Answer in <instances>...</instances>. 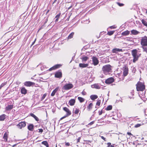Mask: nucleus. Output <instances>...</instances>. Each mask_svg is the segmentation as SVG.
Returning a JSON list of instances; mask_svg holds the SVG:
<instances>
[{
  "mask_svg": "<svg viewBox=\"0 0 147 147\" xmlns=\"http://www.w3.org/2000/svg\"><path fill=\"white\" fill-rule=\"evenodd\" d=\"M136 90L137 91H143L145 88V85L144 82L138 81L136 85Z\"/></svg>",
  "mask_w": 147,
  "mask_h": 147,
  "instance_id": "1",
  "label": "nucleus"
},
{
  "mask_svg": "<svg viewBox=\"0 0 147 147\" xmlns=\"http://www.w3.org/2000/svg\"><path fill=\"white\" fill-rule=\"evenodd\" d=\"M131 55L133 56V62L134 63H135L138 59L141 56V54H140L138 55L137 53V50L136 49L132 50L131 51Z\"/></svg>",
  "mask_w": 147,
  "mask_h": 147,
  "instance_id": "2",
  "label": "nucleus"
},
{
  "mask_svg": "<svg viewBox=\"0 0 147 147\" xmlns=\"http://www.w3.org/2000/svg\"><path fill=\"white\" fill-rule=\"evenodd\" d=\"M111 66L109 64H108L103 66L102 67V70L103 73L105 74L107 72H109L111 70Z\"/></svg>",
  "mask_w": 147,
  "mask_h": 147,
  "instance_id": "3",
  "label": "nucleus"
},
{
  "mask_svg": "<svg viewBox=\"0 0 147 147\" xmlns=\"http://www.w3.org/2000/svg\"><path fill=\"white\" fill-rule=\"evenodd\" d=\"M140 42L142 46H147V36H145L141 37Z\"/></svg>",
  "mask_w": 147,
  "mask_h": 147,
  "instance_id": "4",
  "label": "nucleus"
},
{
  "mask_svg": "<svg viewBox=\"0 0 147 147\" xmlns=\"http://www.w3.org/2000/svg\"><path fill=\"white\" fill-rule=\"evenodd\" d=\"M73 87V85L71 83L66 84L63 86V89L65 90H68L72 88Z\"/></svg>",
  "mask_w": 147,
  "mask_h": 147,
  "instance_id": "5",
  "label": "nucleus"
},
{
  "mask_svg": "<svg viewBox=\"0 0 147 147\" xmlns=\"http://www.w3.org/2000/svg\"><path fill=\"white\" fill-rule=\"evenodd\" d=\"M129 69L126 65H125L123 67V75L124 77L126 76L128 74Z\"/></svg>",
  "mask_w": 147,
  "mask_h": 147,
  "instance_id": "6",
  "label": "nucleus"
},
{
  "mask_svg": "<svg viewBox=\"0 0 147 147\" xmlns=\"http://www.w3.org/2000/svg\"><path fill=\"white\" fill-rule=\"evenodd\" d=\"M26 125V122L25 121H21L17 125V126L19 129H21L25 127Z\"/></svg>",
  "mask_w": 147,
  "mask_h": 147,
  "instance_id": "7",
  "label": "nucleus"
},
{
  "mask_svg": "<svg viewBox=\"0 0 147 147\" xmlns=\"http://www.w3.org/2000/svg\"><path fill=\"white\" fill-rule=\"evenodd\" d=\"M62 65L61 64H58L55 65L49 68L48 69V71H51L52 70H55L56 69L59 68Z\"/></svg>",
  "mask_w": 147,
  "mask_h": 147,
  "instance_id": "8",
  "label": "nucleus"
},
{
  "mask_svg": "<svg viewBox=\"0 0 147 147\" xmlns=\"http://www.w3.org/2000/svg\"><path fill=\"white\" fill-rule=\"evenodd\" d=\"M115 80L114 78L112 77L109 78L107 79L105 81V83L107 84H110L114 82Z\"/></svg>",
  "mask_w": 147,
  "mask_h": 147,
  "instance_id": "9",
  "label": "nucleus"
},
{
  "mask_svg": "<svg viewBox=\"0 0 147 147\" xmlns=\"http://www.w3.org/2000/svg\"><path fill=\"white\" fill-rule=\"evenodd\" d=\"M24 85L27 87L33 86L35 84V83L30 81H26L24 83Z\"/></svg>",
  "mask_w": 147,
  "mask_h": 147,
  "instance_id": "10",
  "label": "nucleus"
},
{
  "mask_svg": "<svg viewBox=\"0 0 147 147\" xmlns=\"http://www.w3.org/2000/svg\"><path fill=\"white\" fill-rule=\"evenodd\" d=\"M63 110L66 113V115L67 116H68L71 115V111L67 107H63Z\"/></svg>",
  "mask_w": 147,
  "mask_h": 147,
  "instance_id": "11",
  "label": "nucleus"
},
{
  "mask_svg": "<svg viewBox=\"0 0 147 147\" xmlns=\"http://www.w3.org/2000/svg\"><path fill=\"white\" fill-rule=\"evenodd\" d=\"M93 63L94 65H97L99 61L97 58L95 57H93L92 58Z\"/></svg>",
  "mask_w": 147,
  "mask_h": 147,
  "instance_id": "12",
  "label": "nucleus"
},
{
  "mask_svg": "<svg viewBox=\"0 0 147 147\" xmlns=\"http://www.w3.org/2000/svg\"><path fill=\"white\" fill-rule=\"evenodd\" d=\"M9 133L8 131H6L3 136V138L5 142H7V139L9 137Z\"/></svg>",
  "mask_w": 147,
  "mask_h": 147,
  "instance_id": "13",
  "label": "nucleus"
},
{
  "mask_svg": "<svg viewBox=\"0 0 147 147\" xmlns=\"http://www.w3.org/2000/svg\"><path fill=\"white\" fill-rule=\"evenodd\" d=\"M62 76V73L61 71H58L56 72L55 74V77L56 78H61Z\"/></svg>",
  "mask_w": 147,
  "mask_h": 147,
  "instance_id": "14",
  "label": "nucleus"
},
{
  "mask_svg": "<svg viewBox=\"0 0 147 147\" xmlns=\"http://www.w3.org/2000/svg\"><path fill=\"white\" fill-rule=\"evenodd\" d=\"M59 90V87L58 86L52 92L51 94V96H54L55 93L57 92V91Z\"/></svg>",
  "mask_w": 147,
  "mask_h": 147,
  "instance_id": "15",
  "label": "nucleus"
},
{
  "mask_svg": "<svg viewBox=\"0 0 147 147\" xmlns=\"http://www.w3.org/2000/svg\"><path fill=\"white\" fill-rule=\"evenodd\" d=\"M123 50L122 49H120L117 48H115L112 49V52L113 53H116L118 52H122Z\"/></svg>",
  "mask_w": 147,
  "mask_h": 147,
  "instance_id": "16",
  "label": "nucleus"
},
{
  "mask_svg": "<svg viewBox=\"0 0 147 147\" xmlns=\"http://www.w3.org/2000/svg\"><path fill=\"white\" fill-rule=\"evenodd\" d=\"M13 104L8 105L5 108V110L7 111H10L13 108Z\"/></svg>",
  "mask_w": 147,
  "mask_h": 147,
  "instance_id": "17",
  "label": "nucleus"
},
{
  "mask_svg": "<svg viewBox=\"0 0 147 147\" xmlns=\"http://www.w3.org/2000/svg\"><path fill=\"white\" fill-rule=\"evenodd\" d=\"M91 87L93 88L99 89L100 88V86L98 84H94L91 85Z\"/></svg>",
  "mask_w": 147,
  "mask_h": 147,
  "instance_id": "18",
  "label": "nucleus"
},
{
  "mask_svg": "<svg viewBox=\"0 0 147 147\" xmlns=\"http://www.w3.org/2000/svg\"><path fill=\"white\" fill-rule=\"evenodd\" d=\"M76 102V100L75 99H72L70 100L69 102V104L71 106H73L74 105Z\"/></svg>",
  "mask_w": 147,
  "mask_h": 147,
  "instance_id": "19",
  "label": "nucleus"
},
{
  "mask_svg": "<svg viewBox=\"0 0 147 147\" xmlns=\"http://www.w3.org/2000/svg\"><path fill=\"white\" fill-rule=\"evenodd\" d=\"M131 34L134 35H137L140 33V32L135 30H132L131 31Z\"/></svg>",
  "mask_w": 147,
  "mask_h": 147,
  "instance_id": "20",
  "label": "nucleus"
},
{
  "mask_svg": "<svg viewBox=\"0 0 147 147\" xmlns=\"http://www.w3.org/2000/svg\"><path fill=\"white\" fill-rule=\"evenodd\" d=\"M28 129L30 131H33L34 129V126L33 124H30L28 126Z\"/></svg>",
  "mask_w": 147,
  "mask_h": 147,
  "instance_id": "21",
  "label": "nucleus"
},
{
  "mask_svg": "<svg viewBox=\"0 0 147 147\" xmlns=\"http://www.w3.org/2000/svg\"><path fill=\"white\" fill-rule=\"evenodd\" d=\"M27 90L24 88H22L21 90V92L22 94H25L27 93Z\"/></svg>",
  "mask_w": 147,
  "mask_h": 147,
  "instance_id": "22",
  "label": "nucleus"
},
{
  "mask_svg": "<svg viewBox=\"0 0 147 147\" xmlns=\"http://www.w3.org/2000/svg\"><path fill=\"white\" fill-rule=\"evenodd\" d=\"M130 34V31L128 30H126L123 32H122L121 34L123 36H126Z\"/></svg>",
  "mask_w": 147,
  "mask_h": 147,
  "instance_id": "23",
  "label": "nucleus"
},
{
  "mask_svg": "<svg viewBox=\"0 0 147 147\" xmlns=\"http://www.w3.org/2000/svg\"><path fill=\"white\" fill-rule=\"evenodd\" d=\"M90 98L91 100H94L98 98V96L96 95H92L90 96Z\"/></svg>",
  "mask_w": 147,
  "mask_h": 147,
  "instance_id": "24",
  "label": "nucleus"
},
{
  "mask_svg": "<svg viewBox=\"0 0 147 147\" xmlns=\"http://www.w3.org/2000/svg\"><path fill=\"white\" fill-rule=\"evenodd\" d=\"M93 106V104L92 103H90L89 105L87 107V110L88 111H90L92 109Z\"/></svg>",
  "mask_w": 147,
  "mask_h": 147,
  "instance_id": "25",
  "label": "nucleus"
},
{
  "mask_svg": "<svg viewBox=\"0 0 147 147\" xmlns=\"http://www.w3.org/2000/svg\"><path fill=\"white\" fill-rule=\"evenodd\" d=\"M30 115L31 117H33L36 121H39V119L37 117H36L35 115L34 114L32 113H30Z\"/></svg>",
  "mask_w": 147,
  "mask_h": 147,
  "instance_id": "26",
  "label": "nucleus"
},
{
  "mask_svg": "<svg viewBox=\"0 0 147 147\" xmlns=\"http://www.w3.org/2000/svg\"><path fill=\"white\" fill-rule=\"evenodd\" d=\"M88 64H83L80 63L79 64V66L80 67L82 68L86 67L88 66Z\"/></svg>",
  "mask_w": 147,
  "mask_h": 147,
  "instance_id": "27",
  "label": "nucleus"
},
{
  "mask_svg": "<svg viewBox=\"0 0 147 147\" xmlns=\"http://www.w3.org/2000/svg\"><path fill=\"white\" fill-rule=\"evenodd\" d=\"M101 100H100L98 99L96 103V108H99L100 105Z\"/></svg>",
  "mask_w": 147,
  "mask_h": 147,
  "instance_id": "28",
  "label": "nucleus"
},
{
  "mask_svg": "<svg viewBox=\"0 0 147 147\" xmlns=\"http://www.w3.org/2000/svg\"><path fill=\"white\" fill-rule=\"evenodd\" d=\"M6 115L4 114H3L0 116V121H3L6 118Z\"/></svg>",
  "mask_w": 147,
  "mask_h": 147,
  "instance_id": "29",
  "label": "nucleus"
},
{
  "mask_svg": "<svg viewBox=\"0 0 147 147\" xmlns=\"http://www.w3.org/2000/svg\"><path fill=\"white\" fill-rule=\"evenodd\" d=\"M74 34V32H72L70 33L67 38V40L70 39L72 38L73 37Z\"/></svg>",
  "mask_w": 147,
  "mask_h": 147,
  "instance_id": "30",
  "label": "nucleus"
},
{
  "mask_svg": "<svg viewBox=\"0 0 147 147\" xmlns=\"http://www.w3.org/2000/svg\"><path fill=\"white\" fill-rule=\"evenodd\" d=\"M78 99L80 103H82L84 102L85 99L82 97H78Z\"/></svg>",
  "mask_w": 147,
  "mask_h": 147,
  "instance_id": "31",
  "label": "nucleus"
},
{
  "mask_svg": "<svg viewBox=\"0 0 147 147\" xmlns=\"http://www.w3.org/2000/svg\"><path fill=\"white\" fill-rule=\"evenodd\" d=\"M61 13H60L59 14H58L56 16L55 18H56V19L55 20V22H57L58 21L59 19L60 18V17L61 15Z\"/></svg>",
  "mask_w": 147,
  "mask_h": 147,
  "instance_id": "32",
  "label": "nucleus"
},
{
  "mask_svg": "<svg viewBox=\"0 0 147 147\" xmlns=\"http://www.w3.org/2000/svg\"><path fill=\"white\" fill-rule=\"evenodd\" d=\"M41 143L46 146V147H49V145L47 141H43Z\"/></svg>",
  "mask_w": 147,
  "mask_h": 147,
  "instance_id": "33",
  "label": "nucleus"
},
{
  "mask_svg": "<svg viewBox=\"0 0 147 147\" xmlns=\"http://www.w3.org/2000/svg\"><path fill=\"white\" fill-rule=\"evenodd\" d=\"M88 59L89 58L88 57L85 56L83 57L81 59L82 62H85L87 61Z\"/></svg>",
  "mask_w": 147,
  "mask_h": 147,
  "instance_id": "34",
  "label": "nucleus"
},
{
  "mask_svg": "<svg viewBox=\"0 0 147 147\" xmlns=\"http://www.w3.org/2000/svg\"><path fill=\"white\" fill-rule=\"evenodd\" d=\"M80 111V110L79 109V108H77L75 109L74 113L75 115H78Z\"/></svg>",
  "mask_w": 147,
  "mask_h": 147,
  "instance_id": "35",
  "label": "nucleus"
},
{
  "mask_svg": "<svg viewBox=\"0 0 147 147\" xmlns=\"http://www.w3.org/2000/svg\"><path fill=\"white\" fill-rule=\"evenodd\" d=\"M147 46H142V47L143 50V51L147 53Z\"/></svg>",
  "mask_w": 147,
  "mask_h": 147,
  "instance_id": "36",
  "label": "nucleus"
},
{
  "mask_svg": "<svg viewBox=\"0 0 147 147\" xmlns=\"http://www.w3.org/2000/svg\"><path fill=\"white\" fill-rule=\"evenodd\" d=\"M115 31H111L109 32H108L107 33V34L111 36L113 35L115 32Z\"/></svg>",
  "mask_w": 147,
  "mask_h": 147,
  "instance_id": "37",
  "label": "nucleus"
},
{
  "mask_svg": "<svg viewBox=\"0 0 147 147\" xmlns=\"http://www.w3.org/2000/svg\"><path fill=\"white\" fill-rule=\"evenodd\" d=\"M112 109V106L110 105L107 107L106 109V110L107 111H109L111 110Z\"/></svg>",
  "mask_w": 147,
  "mask_h": 147,
  "instance_id": "38",
  "label": "nucleus"
},
{
  "mask_svg": "<svg viewBox=\"0 0 147 147\" xmlns=\"http://www.w3.org/2000/svg\"><path fill=\"white\" fill-rule=\"evenodd\" d=\"M142 23L144 24V25L147 26V22L144 19H142L141 20Z\"/></svg>",
  "mask_w": 147,
  "mask_h": 147,
  "instance_id": "39",
  "label": "nucleus"
},
{
  "mask_svg": "<svg viewBox=\"0 0 147 147\" xmlns=\"http://www.w3.org/2000/svg\"><path fill=\"white\" fill-rule=\"evenodd\" d=\"M47 95V94L46 93H45L42 96L41 98V100L42 101L43 100H44L46 96Z\"/></svg>",
  "mask_w": 147,
  "mask_h": 147,
  "instance_id": "40",
  "label": "nucleus"
},
{
  "mask_svg": "<svg viewBox=\"0 0 147 147\" xmlns=\"http://www.w3.org/2000/svg\"><path fill=\"white\" fill-rule=\"evenodd\" d=\"M7 84V82H6L3 83H2L0 86V89H1L2 87H3L5 85H6Z\"/></svg>",
  "mask_w": 147,
  "mask_h": 147,
  "instance_id": "41",
  "label": "nucleus"
},
{
  "mask_svg": "<svg viewBox=\"0 0 147 147\" xmlns=\"http://www.w3.org/2000/svg\"><path fill=\"white\" fill-rule=\"evenodd\" d=\"M127 134L129 136V137L128 138H130V137L132 136L134 137L135 136L131 132H127Z\"/></svg>",
  "mask_w": 147,
  "mask_h": 147,
  "instance_id": "42",
  "label": "nucleus"
},
{
  "mask_svg": "<svg viewBox=\"0 0 147 147\" xmlns=\"http://www.w3.org/2000/svg\"><path fill=\"white\" fill-rule=\"evenodd\" d=\"M117 4L120 7L123 6L124 5V4L123 3H120L119 2H117Z\"/></svg>",
  "mask_w": 147,
  "mask_h": 147,
  "instance_id": "43",
  "label": "nucleus"
},
{
  "mask_svg": "<svg viewBox=\"0 0 147 147\" xmlns=\"http://www.w3.org/2000/svg\"><path fill=\"white\" fill-rule=\"evenodd\" d=\"M81 93L82 94L83 96L86 95V92L84 91H83Z\"/></svg>",
  "mask_w": 147,
  "mask_h": 147,
  "instance_id": "44",
  "label": "nucleus"
},
{
  "mask_svg": "<svg viewBox=\"0 0 147 147\" xmlns=\"http://www.w3.org/2000/svg\"><path fill=\"white\" fill-rule=\"evenodd\" d=\"M95 122V121H92V122H90V123H89L88 124V125H92V124H93Z\"/></svg>",
  "mask_w": 147,
  "mask_h": 147,
  "instance_id": "45",
  "label": "nucleus"
},
{
  "mask_svg": "<svg viewBox=\"0 0 147 147\" xmlns=\"http://www.w3.org/2000/svg\"><path fill=\"white\" fill-rule=\"evenodd\" d=\"M102 113H103V111H102V110L101 111H98L99 115H101L102 114Z\"/></svg>",
  "mask_w": 147,
  "mask_h": 147,
  "instance_id": "46",
  "label": "nucleus"
},
{
  "mask_svg": "<svg viewBox=\"0 0 147 147\" xmlns=\"http://www.w3.org/2000/svg\"><path fill=\"white\" fill-rule=\"evenodd\" d=\"M111 144L110 142H108L107 143V147H110L111 146Z\"/></svg>",
  "mask_w": 147,
  "mask_h": 147,
  "instance_id": "47",
  "label": "nucleus"
},
{
  "mask_svg": "<svg viewBox=\"0 0 147 147\" xmlns=\"http://www.w3.org/2000/svg\"><path fill=\"white\" fill-rule=\"evenodd\" d=\"M38 132L39 133H42V132L43 131V130L42 129H38Z\"/></svg>",
  "mask_w": 147,
  "mask_h": 147,
  "instance_id": "48",
  "label": "nucleus"
},
{
  "mask_svg": "<svg viewBox=\"0 0 147 147\" xmlns=\"http://www.w3.org/2000/svg\"><path fill=\"white\" fill-rule=\"evenodd\" d=\"M65 145L66 146H70V144L69 142H65Z\"/></svg>",
  "mask_w": 147,
  "mask_h": 147,
  "instance_id": "49",
  "label": "nucleus"
},
{
  "mask_svg": "<svg viewBox=\"0 0 147 147\" xmlns=\"http://www.w3.org/2000/svg\"><path fill=\"white\" fill-rule=\"evenodd\" d=\"M68 117V116H67V115H65L64 116H63V117H62L61 118H60V120H62L63 119L65 118V117Z\"/></svg>",
  "mask_w": 147,
  "mask_h": 147,
  "instance_id": "50",
  "label": "nucleus"
},
{
  "mask_svg": "<svg viewBox=\"0 0 147 147\" xmlns=\"http://www.w3.org/2000/svg\"><path fill=\"white\" fill-rule=\"evenodd\" d=\"M140 125H141L140 124H136V125H135V127H140Z\"/></svg>",
  "mask_w": 147,
  "mask_h": 147,
  "instance_id": "51",
  "label": "nucleus"
},
{
  "mask_svg": "<svg viewBox=\"0 0 147 147\" xmlns=\"http://www.w3.org/2000/svg\"><path fill=\"white\" fill-rule=\"evenodd\" d=\"M101 138L103 140H104L105 141H106V139L103 136H101Z\"/></svg>",
  "mask_w": 147,
  "mask_h": 147,
  "instance_id": "52",
  "label": "nucleus"
},
{
  "mask_svg": "<svg viewBox=\"0 0 147 147\" xmlns=\"http://www.w3.org/2000/svg\"><path fill=\"white\" fill-rule=\"evenodd\" d=\"M36 40V38L32 42V43L31 45V46H32L35 43Z\"/></svg>",
  "mask_w": 147,
  "mask_h": 147,
  "instance_id": "53",
  "label": "nucleus"
},
{
  "mask_svg": "<svg viewBox=\"0 0 147 147\" xmlns=\"http://www.w3.org/2000/svg\"><path fill=\"white\" fill-rule=\"evenodd\" d=\"M80 138L79 137L78 139H77V143L79 142H80Z\"/></svg>",
  "mask_w": 147,
  "mask_h": 147,
  "instance_id": "54",
  "label": "nucleus"
},
{
  "mask_svg": "<svg viewBox=\"0 0 147 147\" xmlns=\"http://www.w3.org/2000/svg\"><path fill=\"white\" fill-rule=\"evenodd\" d=\"M115 26H111L110 27V28L112 29H115Z\"/></svg>",
  "mask_w": 147,
  "mask_h": 147,
  "instance_id": "55",
  "label": "nucleus"
},
{
  "mask_svg": "<svg viewBox=\"0 0 147 147\" xmlns=\"http://www.w3.org/2000/svg\"><path fill=\"white\" fill-rule=\"evenodd\" d=\"M114 144H113V145H111V147H115V146H114Z\"/></svg>",
  "mask_w": 147,
  "mask_h": 147,
  "instance_id": "56",
  "label": "nucleus"
},
{
  "mask_svg": "<svg viewBox=\"0 0 147 147\" xmlns=\"http://www.w3.org/2000/svg\"><path fill=\"white\" fill-rule=\"evenodd\" d=\"M49 10H48L46 14H47V13H48L49 12Z\"/></svg>",
  "mask_w": 147,
  "mask_h": 147,
  "instance_id": "57",
  "label": "nucleus"
},
{
  "mask_svg": "<svg viewBox=\"0 0 147 147\" xmlns=\"http://www.w3.org/2000/svg\"><path fill=\"white\" fill-rule=\"evenodd\" d=\"M57 0H55L53 4L55 3L57 1Z\"/></svg>",
  "mask_w": 147,
  "mask_h": 147,
  "instance_id": "58",
  "label": "nucleus"
},
{
  "mask_svg": "<svg viewBox=\"0 0 147 147\" xmlns=\"http://www.w3.org/2000/svg\"><path fill=\"white\" fill-rule=\"evenodd\" d=\"M146 14H147V9H146Z\"/></svg>",
  "mask_w": 147,
  "mask_h": 147,
  "instance_id": "59",
  "label": "nucleus"
},
{
  "mask_svg": "<svg viewBox=\"0 0 147 147\" xmlns=\"http://www.w3.org/2000/svg\"><path fill=\"white\" fill-rule=\"evenodd\" d=\"M16 145V144H15L13 146H15Z\"/></svg>",
  "mask_w": 147,
  "mask_h": 147,
  "instance_id": "60",
  "label": "nucleus"
},
{
  "mask_svg": "<svg viewBox=\"0 0 147 147\" xmlns=\"http://www.w3.org/2000/svg\"><path fill=\"white\" fill-rule=\"evenodd\" d=\"M56 147H57V145H56Z\"/></svg>",
  "mask_w": 147,
  "mask_h": 147,
  "instance_id": "61",
  "label": "nucleus"
},
{
  "mask_svg": "<svg viewBox=\"0 0 147 147\" xmlns=\"http://www.w3.org/2000/svg\"><path fill=\"white\" fill-rule=\"evenodd\" d=\"M80 113H79V115L80 114Z\"/></svg>",
  "mask_w": 147,
  "mask_h": 147,
  "instance_id": "62",
  "label": "nucleus"
}]
</instances>
